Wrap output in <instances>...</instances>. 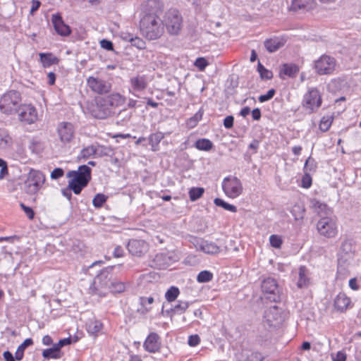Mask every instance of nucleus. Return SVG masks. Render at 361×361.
<instances>
[{
  "mask_svg": "<svg viewBox=\"0 0 361 361\" xmlns=\"http://www.w3.org/2000/svg\"><path fill=\"white\" fill-rule=\"evenodd\" d=\"M125 102L126 97L118 92L99 97L95 99V105L91 108V114L95 118L106 119L114 115L115 109L123 105Z\"/></svg>",
  "mask_w": 361,
  "mask_h": 361,
  "instance_id": "obj_1",
  "label": "nucleus"
},
{
  "mask_svg": "<svg viewBox=\"0 0 361 361\" xmlns=\"http://www.w3.org/2000/svg\"><path fill=\"white\" fill-rule=\"evenodd\" d=\"M66 176L70 178L69 188H71L75 195H80L91 180L92 169L87 165H81L77 171H69Z\"/></svg>",
  "mask_w": 361,
  "mask_h": 361,
  "instance_id": "obj_2",
  "label": "nucleus"
},
{
  "mask_svg": "<svg viewBox=\"0 0 361 361\" xmlns=\"http://www.w3.org/2000/svg\"><path fill=\"white\" fill-rule=\"evenodd\" d=\"M141 34L149 40L159 38L164 32V23L159 17H141L140 21Z\"/></svg>",
  "mask_w": 361,
  "mask_h": 361,
  "instance_id": "obj_3",
  "label": "nucleus"
},
{
  "mask_svg": "<svg viewBox=\"0 0 361 361\" xmlns=\"http://www.w3.org/2000/svg\"><path fill=\"white\" fill-rule=\"evenodd\" d=\"M21 104L20 92L16 90H11L1 97L0 111L7 115H11L16 113Z\"/></svg>",
  "mask_w": 361,
  "mask_h": 361,
  "instance_id": "obj_4",
  "label": "nucleus"
},
{
  "mask_svg": "<svg viewBox=\"0 0 361 361\" xmlns=\"http://www.w3.org/2000/svg\"><path fill=\"white\" fill-rule=\"evenodd\" d=\"M355 244L353 239L345 238L341 245L338 258V274H345L347 271L348 260L353 257Z\"/></svg>",
  "mask_w": 361,
  "mask_h": 361,
  "instance_id": "obj_5",
  "label": "nucleus"
},
{
  "mask_svg": "<svg viewBox=\"0 0 361 361\" xmlns=\"http://www.w3.org/2000/svg\"><path fill=\"white\" fill-rule=\"evenodd\" d=\"M45 182V176L38 170L31 169L25 181V190L28 195L36 194Z\"/></svg>",
  "mask_w": 361,
  "mask_h": 361,
  "instance_id": "obj_6",
  "label": "nucleus"
},
{
  "mask_svg": "<svg viewBox=\"0 0 361 361\" xmlns=\"http://www.w3.org/2000/svg\"><path fill=\"white\" fill-rule=\"evenodd\" d=\"M336 66V60L334 57L327 54H323L318 59L314 61L313 68L317 74L323 75L333 74Z\"/></svg>",
  "mask_w": 361,
  "mask_h": 361,
  "instance_id": "obj_7",
  "label": "nucleus"
},
{
  "mask_svg": "<svg viewBox=\"0 0 361 361\" xmlns=\"http://www.w3.org/2000/svg\"><path fill=\"white\" fill-rule=\"evenodd\" d=\"M322 103V97L317 88H312L304 95L302 106L308 114L317 112Z\"/></svg>",
  "mask_w": 361,
  "mask_h": 361,
  "instance_id": "obj_8",
  "label": "nucleus"
},
{
  "mask_svg": "<svg viewBox=\"0 0 361 361\" xmlns=\"http://www.w3.org/2000/svg\"><path fill=\"white\" fill-rule=\"evenodd\" d=\"M261 288L266 298L270 302H279L281 301V293L276 279L268 277L262 283Z\"/></svg>",
  "mask_w": 361,
  "mask_h": 361,
  "instance_id": "obj_9",
  "label": "nucleus"
},
{
  "mask_svg": "<svg viewBox=\"0 0 361 361\" xmlns=\"http://www.w3.org/2000/svg\"><path fill=\"white\" fill-rule=\"evenodd\" d=\"M317 229L321 235L331 238L337 234V226L334 219L329 216L322 217L317 224Z\"/></svg>",
  "mask_w": 361,
  "mask_h": 361,
  "instance_id": "obj_10",
  "label": "nucleus"
},
{
  "mask_svg": "<svg viewBox=\"0 0 361 361\" xmlns=\"http://www.w3.org/2000/svg\"><path fill=\"white\" fill-rule=\"evenodd\" d=\"M222 188L225 194L231 198L237 197L243 192L241 182L237 177H226L222 183Z\"/></svg>",
  "mask_w": 361,
  "mask_h": 361,
  "instance_id": "obj_11",
  "label": "nucleus"
},
{
  "mask_svg": "<svg viewBox=\"0 0 361 361\" xmlns=\"http://www.w3.org/2000/svg\"><path fill=\"white\" fill-rule=\"evenodd\" d=\"M165 25L170 35H176L182 27V17L177 11H170L165 16Z\"/></svg>",
  "mask_w": 361,
  "mask_h": 361,
  "instance_id": "obj_12",
  "label": "nucleus"
},
{
  "mask_svg": "<svg viewBox=\"0 0 361 361\" xmlns=\"http://www.w3.org/2000/svg\"><path fill=\"white\" fill-rule=\"evenodd\" d=\"M284 321L282 311L276 305L265 311L263 323L269 327H279Z\"/></svg>",
  "mask_w": 361,
  "mask_h": 361,
  "instance_id": "obj_13",
  "label": "nucleus"
},
{
  "mask_svg": "<svg viewBox=\"0 0 361 361\" xmlns=\"http://www.w3.org/2000/svg\"><path fill=\"white\" fill-rule=\"evenodd\" d=\"M163 11V4L159 0H147L141 5L142 17H159Z\"/></svg>",
  "mask_w": 361,
  "mask_h": 361,
  "instance_id": "obj_14",
  "label": "nucleus"
},
{
  "mask_svg": "<svg viewBox=\"0 0 361 361\" xmlns=\"http://www.w3.org/2000/svg\"><path fill=\"white\" fill-rule=\"evenodd\" d=\"M87 84L92 92L99 94L109 93L112 87L110 82L93 76L87 79Z\"/></svg>",
  "mask_w": 361,
  "mask_h": 361,
  "instance_id": "obj_15",
  "label": "nucleus"
},
{
  "mask_svg": "<svg viewBox=\"0 0 361 361\" xmlns=\"http://www.w3.org/2000/svg\"><path fill=\"white\" fill-rule=\"evenodd\" d=\"M16 113L19 120L27 124L33 123L37 118L36 109L31 104H21Z\"/></svg>",
  "mask_w": 361,
  "mask_h": 361,
  "instance_id": "obj_16",
  "label": "nucleus"
},
{
  "mask_svg": "<svg viewBox=\"0 0 361 361\" xmlns=\"http://www.w3.org/2000/svg\"><path fill=\"white\" fill-rule=\"evenodd\" d=\"M114 268V267H108L100 271L94 279V289L97 290V287L109 288L111 286L113 280L111 271Z\"/></svg>",
  "mask_w": 361,
  "mask_h": 361,
  "instance_id": "obj_17",
  "label": "nucleus"
},
{
  "mask_svg": "<svg viewBox=\"0 0 361 361\" xmlns=\"http://www.w3.org/2000/svg\"><path fill=\"white\" fill-rule=\"evenodd\" d=\"M57 132L60 140L63 143L70 142L73 140L75 134L73 125L69 122H62L59 123Z\"/></svg>",
  "mask_w": 361,
  "mask_h": 361,
  "instance_id": "obj_18",
  "label": "nucleus"
},
{
  "mask_svg": "<svg viewBox=\"0 0 361 361\" xmlns=\"http://www.w3.org/2000/svg\"><path fill=\"white\" fill-rule=\"evenodd\" d=\"M130 254L136 257L142 256L147 250V245L145 240L130 239L126 245Z\"/></svg>",
  "mask_w": 361,
  "mask_h": 361,
  "instance_id": "obj_19",
  "label": "nucleus"
},
{
  "mask_svg": "<svg viewBox=\"0 0 361 361\" xmlns=\"http://www.w3.org/2000/svg\"><path fill=\"white\" fill-rule=\"evenodd\" d=\"M161 343L159 336L155 333H150L145 339L143 347L149 353H156L160 350Z\"/></svg>",
  "mask_w": 361,
  "mask_h": 361,
  "instance_id": "obj_20",
  "label": "nucleus"
},
{
  "mask_svg": "<svg viewBox=\"0 0 361 361\" xmlns=\"http://www.w3.org/2000/svg\"><path fill=\"white\" fill-rule=\"evenodd\" d=\"M51 22L56 32L61 36H68L71 33V27L65 24L59 13L53 14Z\"/></svg>",
  "mask_w": 361,
  "mask_h": 361,
  "instance_id": "obj_21",
  "label": "nucleus"
},
{
  "mask_svg": "<svg viewBox=\"0 0 361 361\" xmlns=\"http://www.w3.org/2000/svg\"><path fill=\"white\" fill-rule=\"evenodd\" d=\"M314 0H292L290 10L293 11H307L312 10L314 8Z\"/></svg>",
  "mask_w": 361,
  "mask_h": 361,
  "instance_id": "obj_22",
  "label": "nucleus"
},
{
  "mask_svg": "<svg viewBox=\"0 0 361 361\" xmlns=\"http://www.w3.org/2000/svg\"><path fill=\"white\" fill-rule=\"evenodd\" d=\"M264 359L262 353L250 350H243L238 357L237 361H262Z\"/></svg>",
  "mask_w": 361,
  "mask_h": 361,
  "instance_id": "obj_23",
  "label": "nucleus"
},
{
  "mask_svg": "<svg viewBox=\"0 0 361 361\" xmlns=\"http://www.w3.org/2000/svg\"><path fill=\"white\" fill-rule=\"evenodd\" d=\"M310 283V271L305 266H300L298 270L297 286L299 288H307Z\"/></svg>",
  "mask_w": 361,
  "mask_h": 361,
  "instance_id": "obj_24",
  "label": "nucleus"
},
{
  "mask_svg": "<svg viewBox=\"0 0 361 361\" xmlns=\"http://www.w3.org/2000/svg\"><path fill=\"white\" fill-rule=\"evenodd\" d=\"M13 140L8 131L4 128H0V149L8 150L12 149Z\"/></svg>",
  "mask_w": 361,
  "mask_h": 361,
  "instance_id": "obj_25",
  "label": "nucleus"
},
{
  "mask_svg": "<svg viewBox=\"0 0 361 361\" xmlns=\"http://www.w3.org/2000/svg\"><path fill=\"white\" fill-rule=\"evenodd\" d=\"M285 40L279 37H273L267 39L264 42V45L266 49L269 53H273L279 50L280 48L284 46Z\"/></svg>",
  "mask_w": 361,
  "mask_h": 361,
  "instance_id": "obj_26",
  "label": "nucleus"
},
{
  "mask_svg": "<svg viewBox=\"0 0 361 361\" xmlns=\"http://www.w3.org/2000/svg\"><path fill=\"white\" fill-rule=\"evenodd\" d=\"M299 72V68L297 65L293 63H284L279 71V77L284 79L283 75L289 78H294Z\"/></svg>",
  "mask_w": 361,
  "mask_h": 361,
  "instance_id": "obj_27",
  "label": "nucleus"
},
{
  "mask_svg": "<svg viewBox=\"0 0 361 361\" xmlns=\"http://www.w3.org/2000/svg\"><path fill=\"white\" fill-rule=\"evenodd\" d=\"M311 207L320 216L325 215L326 216H329V215L332 214L331 209L326 204L316 199L311 200Z\"/></svg>",
  "mask_w": 361,
  "mask_h": 361,
  "instance_id": "obj_28",
  "label": "nucleus"
},
{
  "mask_svg": "<svg viewBox=\"0 0 361 361\" xmlns=\"http://www.w3.org/2000/svg\"><path fill=\"white\" fill-rule=\"evenodd\" d=\"M350 302V299L345 293H340L334 300V307L337 310L343 312L348 308Z\"/></svg>",
  "mask_w": 361,
  "mask_h": 361,
  "instance_id": "obj_29",
  "label": "nucleus"
},
{
  "mask_svg": "<svg viewBox=\"0 0 361 361\" xmlns=\"http://www.w3.org/2000/svg\"><path fill=\"white\" fill-rule=\"evenodd\" d=\"M140 305L141 307L138 309L137 312L141 314H146L152 310V305L154 302V299L153 297H145L142 296L139 298Z\"/></svg>",
  "mask_w": 361,
  "mask_h": 361,
  "instance_id": "obj_30",
  "label": "nucleus"
},
{
  "mask_svg": "<svg viewBox=\"0 0 361 361\" xmlns=\"http://www.w3.org/2000/svg\"><path fill=\"white\" fill-rule=\"evenodd\" d=\"M267 325L262 322L257 329L258 335L257 336L256 341L260 345L270 339L271 337V331L267 329Z\"/></svg>",
  "mask_w": 361,
  "mask_h": 361,
  "instance_id": "obj_31",
  "label": "nucleus"
},
{
  "mask_svg": "<svg viewBox=\"0 0 361 361\" xmlns=\"http://www.w3.org/2000/svg\"><path fill=\"white\" fill-rule=\"evenodd\" d=\"M200 248L204 253L209 255H216L220 252V247L216 243L207 240H202L200 245Z\"/></svg>",
  "mask_w": 361,
  "mask_h": 361,
  "instance_id": "obj_32",
  "label": "nucleus"
},
{
  "mask_svg": "<svg viewBox=\"0 0 361 361\" xmlns=\"http://www.w3.org/2000/svg\"><path fill=\"white\" fill-rule=\"evenodd\" d=\"M63 353L61 352L56 344H54L51 348L45 349L42 351V356L45 359H59L61 358Z\"/></svg>",
  "mask_w": 361,
  "mask_h": 361,
  "instance_id": "obj_33",
  "label": "nucleus"
},
{
  "mask_svg": "<svg viewBox=\"0 0 361 361\" xmlns=\"http://www.w3.org/2000/svg\"><path fill=\"white\" fill-rule=\"evenodd\" d=\"M188 307V302L179 300L178 304L176 305L173 307L166 310V313L171 317H173L174 314H181L185 312Z\"/></svg>",
  "mask_w": 361,
  "mask_h": 361,
  "instance_id": "obj_34",
  "label": "nucleus"
},
{
  "mask_svg": "<svg viewBox=\"0 0 361 361\" xmlns=\"http://www.w3.org/2000/svg\"><path fill=\"white\" fill-rule=\"evenodd\" d=\"M39 56L44 67H49L51 65L58 64L59 62V59L51 52L40 53Z\"/></svg>",
  "mask_w": 361,
  "mask_h": 361,
  "instance_id": "obj_35",
  "label": "nucleus"
},
{
  "mask_svg": "<svg viewBox=\"0 0 361 361\" xmlns=\"http://www.w3.org/2000/svg\"><path fill=\"white\" fill-rule=\"evenodd\" d=\"M130 85L134 90L141 91L147 87V83L144 76L137 75L130 79Z\"/></svg>",
  "mask_w": 361,
  "mask_h": 361,
  "instance_id": "obj_36",
  "label": "nucleus"
},
{
  "mask_svg": "<svg viewBox=\"0 0 361 361\" xmlns=\"http://www.w3.org/2000/svg\"><path fill=\"white\" fill-rule=\"evenodd\" d=\"M103 327L102 323L99 320H90L86 324L87 332L91 335H96Z\"/></svg>",
  "mask_w": 361,
  "mask_h": 361,
  "instance_id": "obj_37",
  "label": "nucleus"
},
{
  "mask_svg": "<svg viewBox=\"0 0 361 361\" xmlns=\"http://www.w3.org/2000/svg\"><path fill=\"white\" fill-rule=\"evenodd\" d=\"M33 345V340L30 338H26L17 348L16 352V360H21L24 356V351L26 348Z\"/></svg>",
  "mask_w": 361,
  "mask_h": 361,
  "instance_id": "obj_38",
  "label": "nucleus"
},
{
  "mask_svg": "<svg viewBox=\"0 0 361 361\" xmlns=\"http://www.w3.org/2000/svg\"><path fill=\"white\" fill-rule=\"evenodd\" d=\"M194 147L201 151H209L214 147L213 142L207 138H201L196 140Z\"/></svg>",
  "mask_w": 361,
  "mask_h": 361,
  "instance_id": "obj_39",
  "label": "nucleus"
},
{
  "mask_svg": "<svg viewBox=\"0 0 361 361\" xmlns=\"http://www.w3.org/2000/svg\"><path fill=\"white\" fill-rule=\"evenodd\" d=\"M164 137V135L161 132L152 133L149 137V142L152 146V151H157L158 149L159 144L161 140Z\"/></svg>",
  "mask_w": 361,
  "mask_h": 361,
  "instance_id": "obj_40",
  "label": "nucleus"
},
{
  "mask_svg": "<svg viewBox=\"0 0 361 361\" xmlns=\"http://www.w3.org/2000/svg\"><path fill=\"white\" fill-rule=\"evenodd\" d=\"M114 154V149L111 146H104L98 145L96 146V157H111Z\"/></svg>",
  "mask_w": 361,
  "mask_h": 361,
  "instance_id": "obj_41",
  "label": "nucleus"
},
{
  "mask_svg": "<svg viewBox=\"0 0 361 361\" xmlns=\"http://www.w3.org/2000/svg\"><path fill=\"white\" fill-rule=\"evenodd\" d=\"M214 203L216 206L224 208L225 210L231 212H237V207L235 205L231 204L226 202H225L224 200L216 197L214 200Z\"/></svg>",
  "mask_w": 361,
  "mask_h": 361,
  "instance_id": "obj_42",
  "label": "nucleus"
},
{
  "mask_svg": "<svg viewBox=\"0 0 361 361\" xmlns=\"http://www.w3.org/2000/svg\"><path fill=\"white\" fill-rule=\"evenodd\" d=\"M204 189L200 187H194L189 190V197L191 201L195 202L200 199L204 194Z\"/></svg>",
  "mask_w": 361,
  "mask_h": 361,
  "instance_id": "obj_43",
  "label": "nucleus"
},
{
  "mask_svg": "<svg viewBox=\"0 0 361 361\" xmlns=\"http://www.w3.org/2000/svg\"><path fill=\"white\" fill-rule=\"evenodd\" d=\"M204 111L201 108L200 110L191 118L188 119L187 126L189 128H194L197 125V123L202 119Z\"/></svg>",
  "mask_w": 361,
  "mask_h": 361,
  "instance_id": "obj_44",
  "label": "nucleus"
},
{
  "mask_svg": "<svg viewBox=\"0 0 361 361\" xmlns=\"http://www.w3.org/2000/svg\"><path fill=\"white\" fill-rule=\"evenodd\" d=\"M92 156H96V146L90 145L80 151L79 158L87 159Z\"/></svg>",
  "mask_w": 361,
  "mask_h": 361,
  "instance_id": "obj_45",
  "label": "nucleus"
},
{
  "mask_svg": "<svg viewBox=\"0 0 361 361\" xmlns=\"http://www.w3.org/2000/svg\"><path fill=\"white\" fill-rule=\"evenodd\" d=\"M180 293L178 288L171 286L167 290L165 293V298L168 302H173L176 300Z\"/></svg>",
  "mask_w": 361,
  "mask_h": 361,
  "instance_id": "obj_46",
  "label": "nucleus"
},
{
  "mask_svg": "<svg viewBox=\"0 0 361 361\" xmlns=\"http://www.w3.org/2000/svg\"><path fill=\"white\" fill-rule=\"evenodd\" d=\"M290 212L295 221L301 220L304 218L305 209L299 204H295L291 209Z\"/></svg>",
  "mask_w": 361,
  "mask_h": 361,
  "instance_id": "obj_47",
  "label": "nucleus"
},
{
  "mask_svg": "<svg viewBox=\"0 0 361 361\" xmlns=\"http://www.w3.org/2000/svg\"><path fill=\"white\" fill-rule=\"evenodd\" d=\"M257 71L262 79L270 80L273 78L272 72L267 69L259 61L257 64Z\"/></svg>",
  "mask_w": 361,
  "mask_h": 361,
  "instance_id": "obj_48",
  "label": "nucleus"
},
{
  "mask_svg": "<svg viewBox=\"0 0 361 361\" xmlns=\"http://www.w3.org/2000/svg\"><path fill=\"white\" fill-rule=\"evenodd\" d=\"M132 116V113L129 112L126 109H124L118 112L116 116L117 123L121 122L122 123L128 122Z\"/></svg>",
  "mask_w": 361,
  "mask_h": 361,
  "instance_id": "obj_49",
  "label": "nucleus"
},
{
  "mask_svg": "<svg viewBox=\"0 0 361 361\" xmlns=\"http://www.w3.org/2000/svg\"><path fill=\"white\" fill-rule=\"evenodd\" d=\"M212 279L213 274L207 270L200 271L197 276V281L199 283H207L212 281Z\"/></svg>",
  "mask_w": 361,
  "mask_h": 361,
  "instance_id": "obj_50",
  "label": "nucleus"
},
{
  "mask_svg": "<svg viewBox=\"0 0 361 361\" xmlns=\"http://www.w3.org/2000/svg\"><path fill=\"white\" fill-rule=\"evenodd\" d=\"M107 200V196L104 194H97L92 200V204L96 208H101Z\"/></svg>",
  "mask_w": 361,
  "mask_h": 361,
  "instance_id": "obj_51",
  "label": "nucleus"
},
{
  "mask_svg": "<svg viewBox=\"0 0 361 361\" xmlns=\"http://www.w3.org/2000/svg\"><path fill=\"white\" fill-rule=\"evenodd\" d=\"M109 288L112 293H123L125 290V284L121 281H114L112 280L111 286Z\"/></svg>",
  "mask_w": 361,
  "mask_h": 361,
  "instance_id": "obj_52",
  "label": "nucleus"
},
{
  "mask_svg": "<svg viewBox=\"0 0 361 361\" xmlns=\"http://www.w3.org/2000/svg\"><path fill=\"white\" fill-rule=\"evenodd\" d=\"M29 149L32 153L39 154L43 149L42 144L40 141L36 139H32L30 141Z\"/></svg>",
  "mask_w": 361,
  "mask_h": 361,
  "instance_id": "obj_53",
  "label": "nucleus"
},
{
  "mask_svg": "<svg viewBox=\"0 0 361 361\" xmlns=\"http://www.w3.org/2000/svg\"><path fill=\"white\" fill-rule=\"evenodd\" d=\"M317 169V162L316 161L312 158L311 157H308L306 160L304 166L305 172L307 171H315Z\"/></svg>",
  "mask_w": 361,
  "mask_h": 361,
  "instance_id": "obj_54",
  "label": "nucleus"
},
{
  "mask_svg": "<svg viewBox=\"0 0 361 361\" xmlns=\"http://www.w3.org/2000/svg\"><path fill=\"white\" fill-rule=\"evenodd\" d=\"M269 242L271 245L274 248H281L283 240L278 235H271L269 237Z\"/></svg>",
  "mask_w": 361,
  "mask_h": 361,
  "instance_id": "obj_55",
  "label": "nucleus"
},
{
  "mask_svg": "<svg viewBox=\"0 0 361 361\" xmlns=\"http://www.w3.org/2000/svg\"><path fill=\"white\" fill-rule=\"evenodd\" d=\"M194 65L197 67L200 71H204L206 67L209 65L208 61L204 57H198L195 61L194 62Z\"/></svg>",
  "mask_w": 361,
  "mask_h": 361,
  "instance_id": "obj_56",
  "label": "nucleus"
},
{
  "mask_svg": "<svg viewBox=\"0 0 361 361\" xmlns=\"http://www.w3.org/2000/svg\"><path fill=\"white\" fill-rule=\"evenodd\" d=\"M130 43L132 46L135 47L139 49H144L146 47L145 42L138 37L133 36Z\"/></svg>",
  "mask_w": 361,
  "mask_h": 361,
  "instance_id": "obj_57",
  "label": "nucleus"
},
{
  "mask_svg": "<svg viewBox=\"0 0 361 361\" xmlns=\"http://www.w3.org/2000/svg\"><path fill=\"white\" fill-rule=\"evenodd\" d=\"M166 259V255L164 254H157L155 256L154 258V262L156 263V265L159 267V269H165L167 266L166 262H161L162 261H164Z\"/></svg>",
  "mask_w": 361,
  "mask_h": 361,
  "instance_id": "obj_58",
  "label": "nucleus"
},
{
  "mask_svg": "<svg viewBox=\"0 0 361 361\" xmlns=\"http://www.w3.org/2000/svg\"><path fill=\"white\" fill-rule=\"evenodd\" d=\"M276 90L274 89H270L265 94H262L259 97L258 99L259 102H265L271 99L275 95Z\"/></svg>",
  "mask_w": 361,
  "mask_h": 361,
  "instance_id": "obj_59",
  "label": "nucleus"
},
{
  "mask_svg": "<svg viewBox=\"0 0 361 361\" xmlns=\"http://www.w3.org/2000/svg\"><path fill=\"white\" fill-rule=\"evenodd\" d=\"M302 186L304 188H309L312 183V180L311 176L307 173L305 172L304 176L302 178Z\"/></svg>",
  "mask_w": 361,
  "mask_h": 361,
  "instance_id": "obj_60",
  "label": "nucleus"
},
{
  "mask_svg": "<svg viewBox=\"0 0 361 361\" xmlns=\"http://www.w3.org/2000/svg\"><path fill=\"white\" fill-rule=\"evenodd\" d=\"M0 180L3 179L8 173V165L6 161L0 158Z\"/></svg>",
  "mask_w": 361,
  "mask_h": 361,
  "instance_id": "obj_61",
  "label": "nucleus"
},
{
  "mask_svg": "<svg viewBox=\"0 0 361 361\" xmlns=\"http://www.w3.org/2000/svg\"><path fill=\"white\" fill-rule=\"evenodd\" d=\"M331 122H332V121L330 120V118H327L325 120L324 118H323L321 120V122L319 124V129L322 132H326L329 129V128L331 125Z\"/></svg>",
  "mask_w": 361,
  "mask_h": 361,
  "instance_id": "obj_62",
  "label": "nucleus"
},
{
  "mask_svg": "<svg viewBox=\"0 0 361 361\" xmlns=\"http://www.w3.org/2000/svg\"><path fill=\"white\" fill-rule=\"evenodd\" d=\"M20 206L30 219H34L35 212L31 207L26 206L23 203H20Z\"/></svg>",
  "mask_w": 361,
  "mask_h": 361,
  "instance_id": "obj_63",
  "label": "nucleus"
},
{
  "mask_svg": "<svg viewBox=\"0 0 361 361\" xmlns=\"http://www.w3.org/2000/svg\"><path fill=\"white\" fill-rule=\"evenodd\" d=\"M64 171L61 168H56L51 173V178L53 180H57L59 178L63 176Z\"/></svg>",
  "mask_w": 361,
  "mask_h": 361,
  "instance_id": "obj_64",
  "label": "nucleus"
}]
</instances>
